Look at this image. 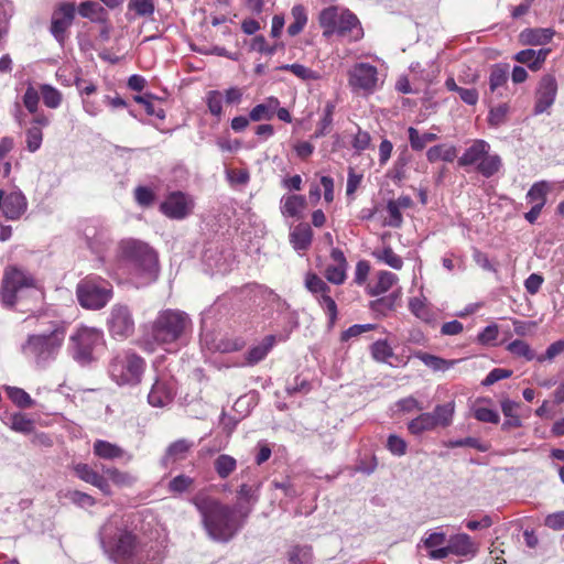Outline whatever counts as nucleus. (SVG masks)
<instances>
[{
	"label": "nucleus",
	"instance_id": "nucleus-17",
	"mask_svg": "<svg viewBox=\"0 0 564 564\" xmlns=\"http://www.w3.org/2000/svg\"><path fill=\"white\" fill-rule=\"evenodd\" d=\"M451 553L458 556H475L477 553V545L468 534L459 533L451 538L447 546L432 550V552L429 553V556L432 560H443Z\"/></svg>",
	"mask_w": 564,
	"mask_h": 564
},
{
	"label": "nucleus",
	"instance_id": "nucleus-53",
	"mask_svg": "<svg viewBox=\"0 0 564 564\" xmlns=\"http://www.w3.org/2000/svg\"><path fill=\"white\" fill-rule=\"evenodd\" d=\"M508 351L511 352L514 356L522 357L525 360H532L535 358V355L529 344H527L522 339H514L511 343H509L507 347Z\"/></svg>",
	"mask_w": 564,
	"mask_h": 564
},
{
	"label": "nucleus",
	"instance_id": "nucleus-28",
	"mask_svg": "<svg viewBox=\"0 0 564 564\" xmlns=\"http://www.w3.org/2000/svg\"><path fill=\"white\" fill-rule=\"evenodd\" d=\"M258 488L253 489L251 486L243 484L240 486L237 495L239 500L238 513L241 518L246 519L252 510V507L258 501Z\"/></svg>",
	"mask_w": 564,
	"mask_h": 564
},
{
	"label": "nucleus",
	"instance_id": "nucleus-8",
	"mask_svg": "<svg viewBox=\"0 0 564 564\" xmlns=\"http://www.w3.org/2000/svg\"><path fill=\"white\" fill-rule=\"evenodd\" d=\"M76 296L82 307L98 311L110 302L113 296V288L101 276L87 275L77 283Z\"/></svg>",
	"mask_w": 564,
	"mask_h": 564
},
{
	"label": "nucleus",
	"instance_id": "nucleus-63",
	"mask_svg": "<svg viewBox=\"0 0 564 564\" xmlns=\"http://www.w3.org/2000/svg\"><path fill=\"white\" fill-rule=\"evenodd\" d=\"M400 200H389L387 204V212L389 215L388 225L399 227L402 223V214L400 212Z\"/></svg>",
	"mask_w": 564,
	"mask_h": 564
},
{
	"label": "nucleus",
	"instance_id": "nucleus-26",
	"mask_svg": "<svg viewBox=\"0 0 564 564\" xmlns=\"http://www.w3.org/2000/svg\"><path fill=\"white\" fill-rule=\"evenodd\" d=\"M509 78V66L507 64H496L492 66L489 75V89L497 97L502 98L507 88Z\"/></svg>",
	"mask_w": 564,
	"mask_h": 564
},
{
	"label": "nucleus",
	"instance_id": "nucleus-15",
	"mask_svg": "<svg viewBox=\"0 0 564 564\" xmlns=\"http://www.w3.org/2000/svg\"><path fill=\"white\" fill-rule=\"evenodd\" d=\"M194 199L183 192H172L160 205V210L171 219H184L192 214Z\"/></svg>",
	"mask_w": 564,
	"mask_h": 564
},
{
	"label": "nucleus",
	"instance_id": "nucleus-46",
	"mask_svg": "<svg viewBox=\"0 0 564 564\" xmlns=\"http://www.w3.org/2000/svg\"><path fill=\"white\" fill-rule=\"evenodd\" d=\"M398 276L389 271H381L378 274V281L375 285L370 286L369 293L372 296L380 295L389 291L394 283H397Z\"/></svg>",
	"mask_w": 564,
	"mask_h": 564
},
{
	"label": "nucleus",
	"instance_id": "nucleus-10",
	"mask_svg": "<svg viewBox=\"0 0 564 564\" xmlns=\"http://www.w3.org/2000/svg\"><path fill=\"white\" fill-rule=\"evenodd\" d=\"M490 144L485 140H475L458 160L460 166H476V170L485 177L496 174L501 166L498 154H490Z\"/></svg>",
	"mask_w": 564,
	"mask_h": 564
},
{
	"label": "nucleus",
	"instance_id": "nucleus-61",
	"mask_svg": "<svg viewBox=\"0 0 564 564\" xmlns=\"http://www.w3.org/2000/svg\"><path fill=\"white\" fill-rule=\"evenodd\" d=\"M155 198L154 192L147 186H138L134 189V199L142 207H149Z\"/></svg>",
	"mask_w": 564,
	"mask_h": 564
},
{
	"label": "nucleus",
	"instance_id": "nucleus-3",
	"mask_svg": "<svg viewBox=\"0 0 564 564\" xmlns=\"http://www.w3.org/2000/svg\"><path fill=\"white\" fill-rule=\"evenodd\" d=\"M118 269L122 270L130 282L142 288L155 282L160 273L159 256L147 242L126 239L117 248Z\"/></svg>",
	"mask_w": 564,
	"mask_h": 564
},
{
	"label": "nucleus",
	"instance_id": "nucleus-2",
	"mask_svg": "<svg viewBox=\"0 0 564 564\" xmlns=\"http://www.w3.org/2000/svg\"><path fill=\"white\" fill-rule=\"evenodd\" d=\"M191 329L192 319L186 312L175 308L161 310L143 326L140 347L148 352L158 349L176 351Z\"/></svg>",
	"mask_w": 564,
	"mask_h": 564
},
{
	"label": "nucleus",
	"instance_id": "nucleus-6",
	"mask_svg": "<svg viewBox=\"0 0 564 564\" xmlns=\"http://www.w3.org/2000/svg\"><path fill=\"white\" fill-rule=\"evenodd\" d=\"M318 22L326 37L336 34L350 41H358L364 36L358 18L344 8L332 6L323 9Z\"/></svg>",
	"mask_w": 564,
	"mask_h": 564
},
{
	"label": "nucleus",
	"instance_id": "nucleus-18",
	"mask_svg": "<svg viewBox=\"0 0 564 564\" xmlns=\"http://www.w3.org/2000/svg\"><path fill=\"white\" fill-rule=\"evenodd\" d=\"M176 393V386L173 378L167 376L158 377L148 394V402L154 408L169 405Z\"/></svg>",
	"mask_w": 564,
	"mask_h": 564
},
{
	"label": "nucleus",
	"instance_id": "nucleus-30",
	"mask_svg": "<svg viewBox=\"0 0 564 564\" xmlns=\"http://www.w3.org/2000/svg\"><path fill=\"white\" fill-rule=\"evenodd\" d=\"M313 232L307 224L295 226L290 234V242L297 251L306 250L312 242Z\"/></svg>",
	"mask_w": 564,
	"mask_h": 564
},
{
	"label": "nucleus",
	"instance_id": "nucleus-33",
	"mask_svg": "<svg viewBox=\"0 0 564 564\" xmlns=\"http://www.w3.org/2000/svg\"><path fill=\"white\" fill-rule=\"evenodd\" d=\"M414 357L420 359L426 367H429L433 371L445 372L452 369L458 362V360H447L438 356L423 351L415 352Z\"/></svg>",
	"mask_w": 564,
	"mask_h": 564
},
{
	"label": "nucleus",
	"instance_id": "nucleus-38",
	"mask_svg": "<svg viewBox=\"0 0 564 564\" xmlns=\"http://www.w3.org/2000/svg\"><path fill=\"white\" fill-rule=\"evenodd\" d=\"M104 473L113 485L120 488H130L138 481V477L134 474L116 467H107L104 469Z\"/></svg>",
	"mask_w": 564,
	"mask_h": 564
},
{
	"label": "nucleus",
	"instance_id": "nucleus-12",
	"mask_svg": "<svg viewBox=\"0 0 564 564\" xmlns=\"http://www.w3.org/2000/svg\"><path fill=\"white\" fill-rule=\"evenodd\" d=\"M348 85L354 94L369 96L379 86V74L376 66L369 63H357L348 72Z\"/></svg>",
	"mask_w": 564,
	"mask_h": 564
},
{
	"label": "nucleus",
	"instance_id": "nucleus-56",
	"mask_svg": "<svg viewBox=\"0 0 564 564\" xmlns=\"http://www.w3.org/2000/svg\"><path fill=\"white\" fill-rule=\"evenodd\" d=\"M306 289L314 294H324L329 292V286L318 275L307 273L305 278Z\"/></svg>",
	"mask_w": 564,
	"mask_h": 564
},
{
	"label": "nucleus",
	"instance_id": "nucleus-1",
	"mask_svg": "<svg viewBox=\"0 0 564 564\" xmlns=\"http://www.w3.org/2000/svg\"><path fill=\"white\" fill-rule=\"evenodd\" d=\"M98 542L112 564H160L164 557L159 543L139 536L123 517L117 514L101 524Z\"/></svg>",
	"mask_w": 564,
	"mask_h": 564
},
{
	"label": "nucleus",
	"instance_id": "nucleus-31",
	"mask_svg": "<svg viewBox=\"0 0 564 564\" xmlns=\"http://www.w3.org/2000/svg\"><path fill=\"white\" fill-rule=\"evenodd\" d=\"M551 191V185L546 181L535 182L528 191L525 199L532 206L543 208L546 204V197Z\"/></svg>",
	"mask_w": 564,
	"mask_h": 564
},
{
	"label": "nucleus",
	"instance_id": "nucleus-20",
	"mask_svg": "<svg viewBox=\"0 0 564 564\" xmlns=\"http://www.w3.org/2000/svg\"><path fill=\"white\" fill-rule=\"evenodd\" d=\"M72 468L77 478L91 486H95L106 496L111 495V488L108 479L95 470L90 465L86 463H75L73 464Z\"/></svg>",
	"mask_w": 564,
	"mask_h": 564
},
{
	"label": "nucleus",
	"instance_id": "nucleus-62",
	"mask_svg": "<svg viewBox=\"0 0 564 564\" xmlns=\"http://www.w3.org/2000/svg\"><path fill=\"white\" fill-rule=\"evenodd\" d=\"M509 112V106L507 104H500L494 107L489 111L488 120L491 126L498 127L502 124Z\"/></svg>",
	"mask_w": 564,
	"mask_h": 564
},
{
	"label": "nucleus",
	"instance_id": "nucleus-50",
	"mask_svg": "<svg viewBox=\"0 0 564 564\" xmlns=\"http://www.w3.org/2000/svg\"><path fill=\"white\" fill-rule=\"evenodd\" d=\"M214 467L217 475L226 479L236 469L237 460L230 455L221 454L215 459Z\"/></svg>",
	"mask_w": 564,
	"mask_h": 564
},
{
	"label": "nucleus",
	"instance_id": "nucleus-52",
	"mask_svg": "<svg viewBox=\"0 0 564 564\" xmlns=\"http://www.w3.org/2000/svg\"><path fill=\"white\" fill-rule=\"evenodd\" d=\"M480 401L481 400L477 401V403L471 409L475 419L479 422L497 424L500 421V415L498 411L486 406H481L479 404ZM482 401L489 402V400L486 399H484Z\"/></svg>",
	"mask_w": 564,
	"mask_h": 564
},
{
	"label": "nucleus",
	"instance_id": "nucleus-24",
	"mask_svg": "<svg viewBox=\"0 0 564 564\" xmlns=\"http://www.w3.org/2000/svg\"><path fill=\"white\" fill-rule=\"evenodd\" d=\"M554 34L551 28H528L520 32L519 40L523 45H545L552 41Z\"/></svg>",
	"mask_w": 564,
	"mask_h": 564
},
{
	"label": "nucleus",
	"instance_id": "nucleus-5",
	"mask_svg": "<svg viewBox=\"0 0 564 564\" xmlns=\"http://www.w3.org/2000/svg\"><path fill=\"white\" fill-rule=\"evenodd\" d=\"M42 329L30 334L21 346L22 354L37 368H46L54 362L64 345L67 325L59 319H39Z\"/></svg>",
	"mask_w": 564,
	"mask_h": 564
},
{
	"label": "nucleus",
	"instance_id": "nucleus-35",
	"mask_svg": "<svg viewBox=\"0 0 564 564\" xmlns=\"http://www.w3.org/2000/svg\"><path fill=\"white\" fill-rule=\"evenodd\" d=\"M306 199L302 195H288L281 199V213L288 217H299L305 208Z\"/></svg>",
	"mask_w": 564,
	"mask_h": 564
},
{
	"label": "nucleus",
	"instance_id": "nucleus-34",
	"mask_svg": "<svg viewBox=\"0 0 564 564\" xmlns=\"http://www.w3.org/2000/svg\"><path fill=\"white\" fill-rule=\"evenodd\" d=\"M154 11L155 6L152 0H129L126 17L129 21L137 17L150 18L154 14Z\"/></svg>",
	"mask_w": 564,
	"mask_h": 564
},
{
	"label": "nucleus",
	"instance_id": "nucleus-41",
	"mask_svg": "<svg viewBox=\"0 0 564 564\" xmlns=\"http://www.w3.org/2000/svg\"><path fill=\"white\" fill-rule=\"evenodd\" d=\"M431 413L435 421L436 427H447L453 422V416L455 413V402L449 401L445 404L436 405L434 411Z\"/></svg>",
	"mask_w": 564,
	"mask_h": 564
},
{
	"label": "nucleus",
	"instance_id": "nucleus-27",
	"mask_svg": "<svg viewBox=\"0 0 564 564\" xmlns=\"http://www.w3.org/2000/svg\"><path fill=\"white\" fill-rule=\"evenodd\" d=\"M194 447V442L181 438L169 445L163 462L165 465L185 459L188 452Z\"/></svg>",
	"mask_w": 564,
	"mask_h": 564
},
{
	"label": "nucleus",
	"instance_id": "nucleus-22",
	"mask_svg": "<svg viewBox=\"0 0 564 564\" xmlns=\"http://www.w3.org/2000/svg\"><path fill=\"white\" fill-rule=\"evenodd\" d=\"M93 453L96 457L105 460L122 459L126 463L132 460L133 456L119 445L105 440H96L93 444Z\"/></svg>",
	"mask_w": 564,
	"mask_h": 564
},
{
	"label": "nucleus",
	"instance_id": "nucleus-43",
	"mask_svg": "<svg viewBox=\"0 0 564 564\" xmlns=\"http://www.w3.org/2000/svg\"><path fill=\"white\" fill-rule=\"evenodd\" d=\"M409 308L413 315L425 323L434 321V314L426 304L425 297H413L409 302Z\"/></svg>",
	"mask_w": 564,
	"mask_h": 564
},
{
	"label": "nucleus",
	"instance_id": "nucleus-21",
	"mask_svg": "<svg viewBox=\"0 0 564 564\" xmlns=\"http://www.w3.org/2000/svg\"><path fill=\"white\" fill-rule=\"evenodd\" d=\"M200 343L212 351L232 352L245 346V340L239 337H216L212 333H202Z\"/></svg>",
	"mask_w": 564,
	"mask_h": 564
},
{
	"label": "nucleus",
	"instance_id": "nucleus-29",
	"mask_svg": "<svg viewBox=\"0 0 564 564\" xmlns=\"http://www.w3.org/2000/svg\"><path fill=\"white\" fill-rule=\"evenodd\" d=\"M279 106L280 101L276 97H269L262 104H259L251 109L249 118L254 122L271 120L274 117Z\"/></svg>",
	"mask_w": 564,
	"mask_h": 564
},
{
	"label": "nucleus",
	"instance_id": "nucleus-59",
	"mask_svg": "<svg viewBox=\"0 0 564 564\" xmlns=\"http://www.w3.org/2000/svg\"><path fill=\"white\" fill-rule=\"evenodd\" d=\"M206 101L208 110L215 117H220L223 113V97L218 90H210L207 93Z\"/></svg>",
	"mask_w": 564,
	"mask_h": 564
},
{
	"label": "nucleus",
	"instance_id": "nucleus-39",
	"mask_svg": "<svg viewBox=\"0 0 564 564\" xmlns=\"http://www.w3.org/2000/svg\"><path fill=\"white\" fill-rule=\"evenodd\" d=\"M292 23L288 26V34L295 36L300 34L308 21L307 10L302 4H295L291 9Z\"/></svg>",
	"mask_w": 564,
	"mask_h": 564
},
{
	"label": "nucleus",
	"instance_id": "nucleus-14",
	"mask_svg": "<svg viewBox=\"0 0 564 564\" xmlns=\"http://www.w3.org/2000/svg\"><path fill=\"white\" fill-rule=\"evenodd\" d=\"M557 80L554 75H543L534 91L533 113L535 116L549 112L557 96Z\"/></svg>",
	"mask_w": 564,
	"mask_h": 564
},
{
	"label": "nucleus",
	"instance_id": "nucleus-13",
	"mask_svg": "<svg viewBox=\"0 0 564 564\" xmlns=\"http://www.w3.org/2000/svg\"><path fill=\"white\" fill-rule=\"evenodd\" d=\"M107 327L111 337L119 340L129 338L135 328L130 307L122 303L112 305L107 318Z\"/></svg>",
	"mask_w": 564,
	"mask_h": 564
},
{
	"label": "nucleus",
	"instance_id": "nucleus-55",
	"mask_svg": "<svg viewBox=\"0 0 564 564\" xmlns=\"http://www.w3.org/2000/svg\"><path fill=\"white\" fill-rule=\"evenodd\" d=\"M371 355L377 361L386 362L392 357L393 352L386 340H377L371 346Z\"/></svg>",
	"mask_w": 564,
	"mask_h": 564
},
{
	"label": "nucleus",
	"instance_id": "nucleus-51",
	"mask_svg": "<svg viewBox=\"0 0 564 564\" xmlns=\"http://www.w3.org/2000/svg\"><path fill=\"white\" fill-rule=\"evenodd\" d=\"M43 102L47 108L56 109L61 106L63 96L58 89L48 84L40 86Z\"/></svg>",
	"mask_w": 564,
	"mask_h": 564
},
{
	"label": "nucleus",
	"instance_id": "nucleus-47",
	"mask_svg": "<svg viewBox=\"0 0 564 564\" xmlns=\"http://www.w3.org/2000/svg\"><path fill=\"white\" fill-rule=\"evenodd\" d=\"M336 105L334 101H327L323 109V117L317 124V129L314 133L315 138H321L329 132L333 124V116L335 112Z\"/></svg>",
	"mask_w": 564,
	"mask_h": 564
},
{
	"label": "nucleus",
	"instance_id": "nucleus-7",
	"mask_svg": "<svg viewBox=\"0 0 564 564\" xmlns=\"http://www.w3.org/2000/svg\"><path fill=\"white\" fill-rule=\"evenodd\" d=\"M39 292L37 281L29 271L17 265H8L4 269L0 293L3 306L12 308L25 295Z\"/></svg>",
	"mask_w": 564,
	"mask_h": 564
},
{
	"label": "nucleus",
	"instance_id": "nucleus-42",
	"mask_svg": "<svg viewBox=\"0 0 564 564\" xmlns=\"http://www.w3.org/2000/svg\"><path fill=\"white\" fill-rule=\"evenodd\" d=\"M410 433L420 435L423 432L436 429L435 421L431 412H425L411 420L408 424Z\"/></svg>",
	"mask_w": 564,
	"mask_h": 564
},
{
	"label": "nucleus",
	"instance_id": "nucleus-64",
	"mask_svg": "<svg viewBox=\"0 0 564 564\" xmlns=\"http://www.w3.org/2000/svg\"><path fill=\"white\" fill-rule=\"evenodd\" d=\"M387 447L391 454L395 456H403L406 453V442L398 435H390L388 437Z\"/></svg>",
	"mask_w": 564,
	"mask_h": 564
},
{
	"label": "nucleus",
	"instance_id": "nucleus-32",
	"mask_svg": "<svg viewBox=\"0 0 564 564\" xmlns=\"http://www.w3.org/2000/svg\"><path fill=\"white\" fill-rule=\"evenodd\" d=\"M275 341L274 335L265 336L261 343L249 349L247 354V362L249 365H256L263 360L275 345Z\"/></svg>",
	"mask_w": 564,
	"mask_h": 564
},
{
	"label": "nucleus",
	"instance_id": "nucleus-60",
	"mask_svg": "<svg viewBox=\"0 0 564 564\" xmlns=\"http://www.w3.org/2000/svg\"><path fill=\"white\" fill-rule=\"evenodd\" d=\"M311 561V549L306 546H295L289 555L290 564H308Z\"/></svg>",
	"mask_w": 564,
	"mask_h": 564
},
{
	"label": "nucleus",
	"instance_id": "nucleus-19",
	"mask_svg": "<svg viewBox=\"0 0 564 564\" xmlns=\"http://www.w3.org/2000/svg\"><path fill=\"white\" fill-rule=\"evenodd\" d=\"M28 209V200L21 191L6 193L0 189V210L8 220L20 219Z\"/></svg>",
	"mask_w": 564,
	"mask_h": 564
},
{
	"label": "nucleus",
	"instance_id": "nucleus-48",
	"mask_svg": "<svg viewBox=\"0 0 564 564\" xmlns=\"http://www.w3.org/2000/svg\"><path fill=\"white\" fill-rule=\"evenodd\" d=\"M62 497L82 509H87L96 505L94 497L79 490H66L62 494Z\"/></svg>",
	"mask_w": 564,
	"mask_h": 564
},
{
	"label": "nucleus",
	"instance_id": "nucleus-44",
	"mask_svg": "<svg viewBox=\"0 0 564 564\" xmlns=\"http://www.w3.org/2000/svg\"><path fill=\"white\" fill-rule=\"evenodd\" d=\"M410 145L414 151L423 150L427 143L437 139L436 133L425 132L420 133L417 129L410 127L408 129Z\"/></svg>",
	"mask_w": 564,
	"mask_h": 564
},
{
	"label": "nucleus",
	"instance_id": "nucleus-40",
	"mask_svg": "<svg viewBox=\"0 0 564 564\" xmlns=\"http://www.w3.org/2000/svg\"><path fill=\"white\" fill-rule=\"evenodd\" d=\"M457 155V150L454 145L438 144L430 148L426 152V158L431 163L436 161L453 162Z\"/></svg>",
	"mask_w": 564,
	"mask_h": 564
},
{
	"label": "nucleus",
	"instance_id": "nucleus-11",
	"mask_svg": "<svg viewBox=\"0 0 564 564\" xmlns=\"http://www.w3.org/2000/svg\"><path fill=\"white\" fill-rule=\"evenodd\" d=\"M102 345L104 334L94 327L82 326L69 337L73 357L80 362L89 361L95 349Z\"/></svg>",
	"mask_w": 564,
	"mask_h": 564
},
{
	"label": "nucleus",
	"instance_id": "nucleus-49",
	"mask_svg": "<svg viewBox=\"0 0 564 564\" xmlns=\"http://www.w3.org/2000/svg\"><path fill=\"white\" fill-rule=\"evenodd\" d=\"M372 256L378 260L389 265L394 270H400L403 265V260L390 247H384L382 249H376L372 252Z\"/></svg>",
	"mask_w": 564,
	"mask_h": 564
},
{
	"label": "nucleus",
	"instance_id": "nucleus-37",
	"mask_svg": "<svg viewBox=\"0 0 564 564\" xmlns=\"http://www.w3.org/2000/svg\"><path fill=\"white\" fill-rule=\"evenodd\" d=\"M78 13L83 18H87L96 23H106L108 14L107 11L95 1H86L78 7Z\"/></svg>",
	"mask_w": 564,
	"mask_h": 564
},
{
	"label": "nucleus",
	"instance_id": "nucleus-25",
	"mask_svg": "<svg viewBox=\"0 0 564 564\" xmlns=\"http://www.w3.org/2000/svg\"><path fill=\"white\" fill-rule=\"evenodd\" d=\"M550 48H541V50H532L527 48L518 52L513 58L520 63L527 65L531 70L538 72L542 68L549 53Z\"/></svg>",
	"mask_w": 564,
	"mask_h": 564
},
{
	"label": "nucleus",
	"instance_id": "nucleus-4",
	"mask_svg": "<svg viewBox=\"0 0 564 564\" xmlns=\"http://www.w3.org/2000/svg\"><path fill=\"white\" fill-rule=\"evenodd\" d=\"M193 505L202 517V523L207 535L216 542L230 541L243 525L234 508L203 494L192 499Z\"/></svg>",
	"mask_w": 564,
	"mask_h": 564
},
{
	"label": "nucleus",
	"instance_id": "nucleus-16",
	"mask_svg": "<svg viewBox=\"0 0 564 564\" xmlns=\"http://www.w3.org/2000/svg\"><path fill=\"white\" fill-rule=\"evenodd\" d=\"M75 13L73 3H62L53 11L50 31L59 44H64L67 39V30L73 24Z\"/></svg>",
	"mask_w": 564,
	"mask_h": 564
},
{
	"label": "nucleus",
	"instance_id": "nucleus-36",
	"mask_svg": "<svg viewBox=\"0 0 564 564\" xmlns=\"http://www.w3.org/2000/svg\"><path fill=\"white\" fill-rule=\"evenodd\" d=\"M519 404L512 400L505 399L501 401V411L506 417L505 422L501 425V429L505 431H509L514 427H520L522 425V421L517 414V409Z\"/></svg>",
	"mask_w": 564,
	"mask_h": 564
},
{
	"label": "nucleus",
	"instance_id": "nucleus-9",
	"mask_svg": "<svg viewBox=\"0 0 564 564\" xmlns=\"http://www.w3.org/2000/svg\"><path fill=\"white\" fill-rule=\"evenodd\" d=\"M145 370V361L133 351H122L109 365L111 379L118 386H138Z\"/></svg>",
	"mask_w": 564,
	"mask_h": 564
},
{
	"label": "nucleus",
	"instance_id": "nucleus-57",
	"mask_svg": "<svg viewBox=\"0 0 564 564\" xmlns=\"http://www.w3.org/2000/svg\"><path fill=\"white\" fill-rule=\"evenodd\" d=\"M193 484L194 479L192 477L178 475L169 482V490L173 494H183L187 491Z\"/></svg>",
	"mask_w": 564,
	"mask_h": 564
},
{
	"label": "nucleus",
	"instance_id": "nucleus-58",
	"mask_svg": "<svg viewBox=\"0 0 564 564\" xmlns=\"http://www.w3.org/2000/svg\"><path fill=\"white\" fill-rule=\"evenodd\" d=\"M347 265L344 264H332L328 265L325 272L326 279L334 284H343L346 280Z\"/></svg>",
	"mask_w": 564,
	"mask_h": 564
},
{
	"label": "nucleus",
	"instance_id": "nucleus-23",
	"mask_svg": "<svg viewBox=\"0 0 564 564\" xmlns=\"http://www.w3.org/2000/svg\"><path fill=\"white\" fill-rule=\"evenodd\" d=\"M0 420L12 431L21 434H31L34 431V421L22 412L0 413Z\"/></svg>",
	"mask_w": 564,
	"mask_h": 564
},
{
	"label": "nucleus",
	"instance_id": "nucleus-54",
	"mask_svg": "<svg viewBox=\"0 0 564 564\" xmlns=\"http://www.w3.org/2000/svg\"><path fill=\"white\" fill-rule=\"evenodd\" d=\"M25 143L29 152H36L43 142V132L40 127L32 126L25 132Z\"/></svg>",
	"mask_w": 564,
	"mask_h": 564
},
{
	"label": "nucleus",
	"instance_id": "nucleus-45",
	"mask_svg": "<svg viewBox=\"0 0 564 564\" xmlns=\"http://www.w3.org/2000/svg\"><path fill=\"white\" fill-rule=\"evenodd\" d=\"M4 390L8 398L19 408L28 409L34 404V400L31 395L21 388L4 386Z\"/></svg>",
	"mask_w": 564,
	"mask_h": 564
}]
</instances>
